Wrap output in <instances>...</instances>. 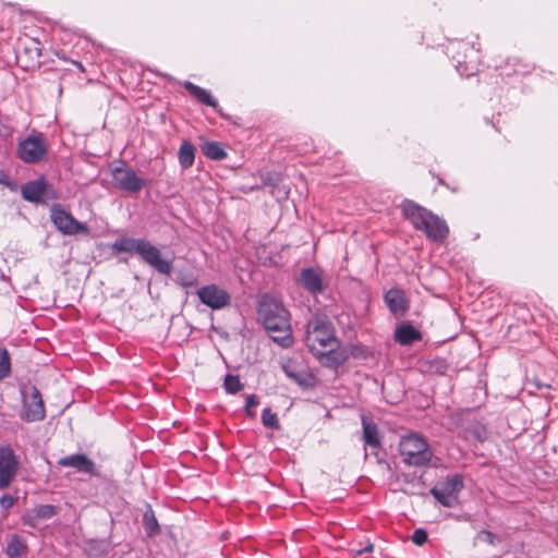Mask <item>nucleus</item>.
<instances>
[{"mask_svg": "<svg viewBox=\"0 0 558 558\" xmlns=\"http://www.w3.org/2000/svg\"><path fill=\"white\" fill-rule=\"evenodd\" d=\"M304 342L308 350L325 365L337 367L347 360L344 352L339 351V341L333 326L325 314H315L306 325Z\"/></svg>", "mask_w": 558, "mask_h": 558, "instance_id": "1", "label": "nucleus"}, {"mask_svg": "<svg viewBox=\"0 0 558 558\" xmlns=\"http://www.w3.org/2000/svg\"><path fill=\"white\" fill-rule=\"evenodd\" d=\"M258 315L264 327L272 333L271 338L282 348L293 344L289 312L283 304L275 299L265 298L259 303Z\"/></svg>", "mask_w": 558, "mask_h": 558, "instance_id": "2", "label": "nucleus"}, {"mask_svg": "<svg viewBox=\"0 0 558 558\" xmlns=\"http://www.w3.org/2000/svg\"><path fill=\"white\" fill-rule=\"evenodd\" d=\"M117 253L137 254L144 263L161 275L169 276L172 272V259L163 257L161 251L145 239L121 236L112 244Z\"/></svg>", "mask_w": 558, "mask_h": 558, "instance_id": "3", "label": "nucleus"}, {"mask_svg": "<svg viewBox=\"0 0 558 558\" xmlns=\"http://www.w3.org/2000/svg\"><path fill=\"white\" fill-rule=\"evenodd\" d=\"M402 462L409 466H427L433 458V451L426 439L417 434L403 436L399 442Z\"/></svg>", "mask_w": 558, "mask_h": 558, "instance_id": "4", "label": "nucleus"}, {"mask_svg": "<svg viewBox=\"0 0 558 558\" xmlns=\"http://www.w3.org/2000/svg\"><path fill=\"white\" fill-rule=\"evenodd\" d=\"M50 218L57 230L64 235L88 234L89 232L86 223L76 220L60 205H53L51 207Z\"/></svg>", "mask_w": 558, "mask_h": 558, "instance_id": "5", "label": "nucleus"}, {"mask_svg": "<svg viewBox=\"0 0 558 558\" xmlns=\"http://www.w3.org/2000/svg\"><path fill=\"white\" fill-rule=\"evenodd\" d=\"M48 144L43 134L31 135L17 145V157L26 163H37L44 159Z\"/></svg>", "mask_w": 558, "mask_h": 558, "instance_id": "6", "label": "nucleus"}, {"mask_svg": "<svg viewBox=\"0 0 558 558\" xmlns=\"http://www.w3.org/2000/svg\"><path fill=\"white\" fill-rule=\"evenodd\" d=\"M463 488V480L460 475H454L444 482L435 485L430 493L435 499L442 506L453 508L459 505V494Z\"/></svg>", "mask_w": 558, "mask_h": 558, "instance_id": "7", "label": "nucleus"}, {"mask_svg": "<svg viewBox=\"0 0 558 558\" xmlns=\"http://www.w3.org/2000/svg\"><path fill=\"white\" fill-rule=\"evenodd\" d=\"M46 411L39 390L36 387H29L23 391V412L22 418L27 422H36L45 418Z\"/></svg>", "mask_w": 558, "mask_h": 558, "instance_id": "8", "label": "nucleus"}, {"mask_svg": "<svg viewBox=\"0 0 558 558\" xmlns=\"http://www.w3.org/2000/svg\"><path fill=\"white\" fill-rule=\"evenodd\" d=\"M111 173L113 185L122 191L137 193L145 185V180L125 165L113 168Z\"/></svg>", "mask_w": 558, "mask_h": 558, "instance_id": "9", "label": "nucleus"}, {"mask_svg": "<svg viewBox=\"0 0 558 558\" xmlns=\"http://www.w3.org/2000/svg\"><path fill=\"white\" fill-rule=\"evenodd\" d=\"M19 470V461L9 446L0 447V489L10 486Z\"/></svg>", "mask_w": 558, "mask_h": 558, "instance_id": "10", "label": "nucleus"}, {"mask_svg": "<svg viewBox=\"0 0 558 558\" xmlns=\"http://www.w3.org/2000/svg\"><path fill=\"white\" fill-rule=\"evenodd\" d=\"M201 302L213 310L227 307L231 298L230 294L217 284H208L197 290Z\"/></svg>", "mask_w": 558, "mask_h": 558, "instance_id": "11", "label": "nucleus"}, {"mask_svg": "<svg viewBox=\"0 0 558 558\" xmlns=\"http://www.w3.org/2000/svg\"><path fill=\"white\" fill-rule=\"evenodd\" d=\"M416 230L424 232L434 242H444L449 233L446 221L435 214L430 215V219H424Z\"/></svg>", "mask_w": 558, "mask_h": 558, "instance_id": "12", "label": "nucleus"}, {"mask_svg": "<svg viewBox=\"0 0 558 558\" xmlns=\"http://www.w3.org/2000/svg\"><path fill=\"white\" fill-rule=\"evenodd\" d=\"M58 464L63 468H73L77 472L88 474L92 476L99 475V471L97 470L94 461H92L84 453H75V454L63 457L58 461Z\"/></svg>", "mask_w": 558, "mask_h": 558, "instance_id": "13", "label": "nucleus"}, {"mask_svg": "<svg viewBox=\"0 0 558 558\" xmlns=\"http://www.w3.org/2000/svg\"><path fill=\"white\" fill-rule=\"evenodd\" d=\"M300 283L311 294L317 295L325 290L323 271L318 268H305L300 274Z\"/></svg>", "mask_w": 558, "mask_h": 558, "instance_id": "14", "label": "nucleus"}, {"mask_svg": "<svg viewBox=\"0 0 558 558\" xmlns=\"http://www.w3.org/2000/svg\"><path fill=\"white\" fill-rule=\"evenodd\" d=\"M401 210L404 218L411 222L414 229H416L424 219H430V215L433 214L430 210L410 199L402 202Z\"/></svg>", "mask_w": 558, "mask_h": 558, "instance_id": "15", "label": "nucleus"}, {"mask_svg": "<svg viewBox=\"0 0 558 558\" xmlns=\"http://www.w3.org/2000/svg\"><path fill=\"white\" fill-rule=\"evenodd\" d=\"M47 190L48 184L43 179H38L22 185L21 193L25 201L38 204L43 202Z\"/></svg>", "mask_w": 558, "mask_h": 558, "instance_id": "16", "label": "nucleus"}, {"mask_svg": "<svg viewBox=\"0 0 558 558\" xmlns=\"http://www.w3.org/2000/svg\"><path fill=\"white\" fill-rule=\"evenodd\" d=\"M282 371L288 378L295 381L299 386L303 388L313 386L314 377L307 372L299 369L291 361L282 364Z\"/></svg>", "mask_w": 558, "mask_h": 558, "instance_id": "17", "label": "nucleus"}, {"mask_svg": "<svg viewBox=\"0 0 558 558\" xmlns=\"http://www.w3.org/2000/svg\"><path fill=\"white\" fill-rule=\"evenodd\" d=\"M385 302L395 315H403L408 310L405 295L400 289H390L385 294Z\"/></svg>", "mask_w": 558, "mask_h": 558, "instance_id": "18", "label": "nucleus"}, {"mask_svg": "<svg viewBox=\"0 0 558 558\" xmlns=\"http://www.w3.org/2000/svg\"><path fill=\"white\" fill-rule=\"evenodd\" d=\"M184 87L201 104L213 107L214 109L219 111L218 110L219 105H218L217 100L211 96V94L207 89L202 88L189 81H186L184 83Z\"/></svg>", "mask_w": 558, "mask_h": 558, "instance_id": "19", "label": "nucleus"}, {"mask_svg": "<svg viewBox=\"0 0 558 558\" xmlns=\"http://www.w3.org/2000/svg\"><path fill=\"white\" fill-rule=\"evenodd\" d=\"M363 426V438L366 445L377 448L380 445L377 425L368 420L366 416H362Z\"/></svg>", "mask_w": 558, "mask_h": 558, "instance_id": "20", "label": "nucleus"}, {"mask_svg": "<svg viewBox=\"0 0 558 558\" xmlns=\"http://www.w3.org/2000/svg\"><path fill=\"white\" fill-rule=\"evenodd\" d=\"M395 338L400 344L407 345L420 339V333L413 326L403 324L397 328Z\"/></svg>", "mask_w": 558, "mask_h": 558, "instance_id": "21", "label": "nucleus"}, {"mask_svg": "<svg viewBox=\"0 0 558 558\" xmlns=\"http://www.w3.org/2000/svg\"><path fill=\"white\" fill-rule=\"evenodd\" d=\"M195 159V148L187 142L183 141L179 149V162L183 169H189L193 166Z\"/></svg>", "mask_w": 558, "mask_h": 558, "instance_id": "22", "label": "nucleus"}, {"mask_svg": "<svg viewBox=\"0 0 558 558\" xmlns=\"http://www.w3.org/2000/svg\"><path fill=\"white\" fill-rule=\"evenodd\" d=\"M203 154L213 160H222L227 157L223 146L218 142H206L202 147Z\"/></svg>", "mask_w": 558, "mask_h": 558, "instance_id": "23", "label": "nucleus"}, {"mask_svg": "<svg viewBox=\"0 0 558 558\" xmlns=\"http://www.w3.org/2000/svg\"><path fill=\"white\" fill-rule=\"evenodd\" d=\"M26 550V546L19 536H13L8 544L7 553L10 557H19Z\"/></svg>", "mask_w": 558, "mask_h": 558, "instance_id": "24", "label": "nucleus"}, {"mask_svg": "<svg viewBox=\"0 0 558 558\" xmlns=\"http://www.w3.org/2000/svg\"><path fill=\"white\" fill-rule=\"evenodd\" d=\"M11 373V359L4 348H0V380L8 377Z\"/></svg>", "mask_w": 558, "mask_h": 558, "instance_id": "25", "label": "nucleus"}, {"mask_svg": "<svg viewBox=\"0 0 558 558\" xmlns=\"http://www.w3.org/2000/svg\"><path fill=\"white\" fill-rule=\"evenodd\" d=\"M144 526L148 535H155L159 532L158 521L151 510L144 514Z\"/></svg>", "mask_w": 558, "mask_h": 558, "instance_id": "26", "label": "nucleus"}, {"mask_svg": "<svg viewBox=\"0 0 558 558\" xmlns=\"http://www.w3.org/2000/svg\"><path fill=\"white\" fill-rule=\"evenodd\" d=\"M223 387L228 393H236L239 392L243 385L240 381V378L235 375L228 374L225 377Z\"/></svg>", "mask_w": 558, "mask_h": 558, "instance_id": "27", "label": "nucleus"}, {"mask_svg": "<svg viewBox=\"0 0 558 558\" xmlns=\"http://www.w3.org/2000/svg\"><path fill=\"white\" fill-rule=\"evenodd\" d=\"M34 511L40 520H48L57 514V508L52 505H39L34 508Z\"/></svg>", "mask_w": 558, "mask_h": 558, "instance_id": "28", "label": "nucleus"}, {"mask_svg": "<svg viewBox=\"0 0 558 558\" xmlns=\"http://www.w3.org/2000/svg\"><path fill=\"white\" fill-rule=\"evenodd\" d=\"M262 422L266 427L279 428L277 414L274 413L269 408L263 410Z\"/></svg>", "mask_w": 558, "mask_h": 558, "instance_id": "29", "label": "nucleus"}, {"mask_svg": "<svg viewBox=\"0 0 558 558\" xmlns=\"http://www.w3.org/2000/svg\"><path fill=\"white\" fill-rule=\"evenodd\" d=\"M178 282L183 288H194L197 286V278L192 274H180L178 276Z\"/></svg>", "mask_w": 558, "mask_h": 558, "instance_id": "30", "label": "nucleus"}, {"mask_svg": "<svg viewBox=\"0 0 558 558\" xmlns=\"http://www.w3.org/2000/svg\"><path fill=\"white\" fill-rule=\"evenodd\" d=\"M39 520V517L35 515L34 509L26 511L22 517L23 524L33 529L37 527Z\"/></svg>", "mask_w": 558, "mask_h": 558, "instance_id": "31", "label": "nucleus"}, {"mask_svg": "<svg viewBox=\"0 0 558 558\" xmlns=\"http://www.w3.org/2000/svg\"><path fill=\"white\" fill-rule=\"evenodd\" d=\"M411 539L415 545L421 546L427 541V533L423 529H417L413 532Z\"/></svg>", "mask_w": 558, "mask_h": 558, "instance_id": "32", "label": "nucleus"}, {"mask_svg": "<svg viewBox=\"0 0 558 558\" xmlns=\"http://www.w3.org/2000/svg\"><path fill=\"white\" fill-rule=\"evenodd\" d=\"M257 404L258 399L255 395L246 396L245 412L248 416L253 417L255 415L252 409L255 408Z\"/></svg>", "mask_w": 558, "mask_h": 558, "instance_id": "33", "label": "nucleus"}, {"mask_svg": "<svg viewBox=\"0 0 558 558\" xmlns=\"http://www.w3.org/2000/svg\"><path fill=\"white\" fill-rule=\"evenodd\" d=\"M16 498L11 496V495H3L1 498H0V506L3 508V509H9L11 508L14 502H15Z\"/></svg>", "mask_w": 558, "mask_h": 558, "instance_id": "34", "label": "nucleus"}, {"mask_svg": "<svg viewBox=\"0 0 558 558\" xmlns=\"http://www.w3.org/2000/svg\"><path fill=\"white\" fill-rule=\"evenodd\" d=\"M374 549V546L373 544L368 543L365 547L363 548H359V549H355L353 548L352 549V553L355 555V556H362L363 554L365 553H372Z\"/></svg>", "mask_w": 558, "mask_h": 558, "instance_id": "35", "label": "nucleus"}, {"mask_svg": "<svg viewBox=\"0 0 558 558\" xmlns=\"http://www.w3.org/2000/svg\"><path fill=\"white\" fill-rule=\"evenodd\" d=\"M0 183L7 184L5 180L3 178H0Z\"/></svg>", "mask_w": 558, "mask_h": 558, "instance_id": "36", "label": "nucleus"}]
</instances>
